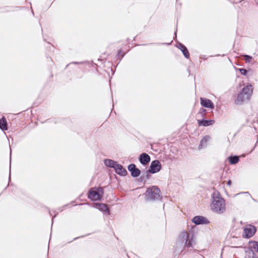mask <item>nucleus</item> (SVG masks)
<instances>
[{
    "mask_svg": "<svg viewBox=\"0 0 258 258\" xmlns=\"http://www.w3.org/2000/svg\"><path fill=\"white\" fill-rule=\"evenodd\" d=\"M197 243V238L194 233L186 230L181 231L178 234L175 244V248L182 251L186 248H193Z\"/></svg>",
    "mask_w": 258,
    "mask_h": 258,
    "instance_id": "1",
    "label": "nucleus"
},
{
    "mask_svg": "<svg viewBox=\"0 0 258 258\" xmlns=\"http://www.w3.org/2000/svg\"><path fill=\"white\" fill-rule=\"evenodd\" d=\"M210 208L211 211L217 214H222L226 211V203L221 194L215 190L211 195Z\"/></svg>",
    "mask_w": 258,
    "mask_h": 258,
    "instance_id": "2",
    "label": "nucleus"
},
{
    "mask_svg": "<svg viewBox=\"0 0 258 258\" xmlns=\"http://www.w3.org/2000/svg\"><path fill=\"white\" fill-rule=\"evenodd\" d=\"M146 196L149 200H156L160 197V190L156 186L149 187L146 192Z\"/></svg>",
    "mask_w": 258,
    "mask_h": 258,
    "instance_id": "3",
    "label": "nucleus"
},
{
    "mask_svg": "<svg viewBox=\"0 0 258 258\" xmlns=\"http://www.w3.org/2000/svg\"><path fill=\"white\" fill-rule=\"evenodd\" d=\"M103 193L102 187L92 188L88 192V198L92 201H99L101 200Z\"/></svg>",
    "mask_w": 258,
    "mask_h": 258,
    "instance_id": "4",
    "label": "nucleus"
},
{
    "mask_svg": "<svg viewBox=\"0 0 258 258\" xmlns=\"http://www.w3.org/2000/svg\"><path fill=\"white\" fill-rule=\"evenodd\" d=\"M256 230L255 226L251 225H247L243 228L242 237L244 238H249L254 235Z\"/></svg>",
    "mask_w": 258,
    "mask_h": 258,
    "instance_id": "5",
    "label": "nucleus"
},
{
    "mask_svg": "<svg viewBox=\"0 0 258 258\" xmlns=\"http://www.w3.org/2000/svg\"><path fill=\"white\" fill-rule=\"evenodd\" d=\"M161 169V165L159 161L154 160L151 162L148 171L150 173L154 174L160 171Z\"/></svg>",
    "mask_w": 258,
    "mask_h": 258,
    "instance_id": "6",
    "label": "nucleus"
},
{
    "mask_svg": "<svg viewBox=\"0 0 258 258\" xmlns=\"http://www.w3.org/2000/svg\"><path fill=\"white\" fill-rule=\"evenodd\" d=\"M192 222L196 225L207 224L209 223V220L202 216H197L192 219Z\"/></svg>",
    "mask_w": 258,
    "mask_h": 258,
    "instance_id": "7",
    "label": "nucleus"
},
{
    "mask_svg": "<svg viewBox=\"0 0 258 258\" xmlns=\"http://www.w3.org/2000/svg\"><path fill=\"white\" fill-rule=\"evenodd\" d=\"M247 96L240 92L237 95V98L235 100V103L236 105H241L244 102L249 99Z\"/></svg>",
    "mask_w": 258,
    "mask_h": 258,
    "instance_id": "8",
    "label": "nucleus"
},
{
    "mask_svg": "<svg viewBox=\"0 0 258 258\" xmlns=\"http://www.w3.org/2000/svg\"><path fill=\"white\" fill-rule=\"evenodd\" d=\"M128 170L131 172V175L134 177H137L139 176L141 173L140 170L136 168L134 164H131L128 166Z\"/></svg>",
    "mask_w": 258,
    "mask_h": 258,
    "instance_id": "9",
    "label": "nucleus"
},
{
    "mask_svg": "<svg viewBox=\"0 0 258 258\" xmlns=\"http://www.w3.org/2000/svg\"><path fill=\"white\" fill-rule=\"evenodd\" d=\"M200 101L201 104L203 106L206 108L214 109V105L210 100L201 97L200 98Z\"/></svg>",
    "mask_w": 258,
    "mask_h": 258,
    "instance_id": "10",
    "label": "nucleus"
},
{
    "mask_svg": "<svg viewBox=\"0 0 258 258\" xmlns=\"http://www.w3.org/2000/svg\"><path fill=\"white\" fill-rule=\"evenodd\" d=\"M241 92L250 98L253 92L252 86L251 85L246 86L242 89Z\"/></svg>",
    "mask_w": 258,
    "mask_h": 258,
    "instance_id": "11",
    "label": "nucleus"
},
{
    "mask_svg": "<svg viewBox=\"0 0 258 258\" xmlns=\"http://www.w3.org/2000/svg\"><path fill=\"white\" fill-rule=\"evenodd\" d=\"M150 157L146 153H142L139 157L140 163L144 165H147L150 161Z\"/></svg>",
    "mask_w": 258,
    "mask_h": 258,
    "instance_id": "12",
    "label": "nucleus"
},
{
    "mask_svg": "<svg viewBox=\"0 0 258 258\" xmlns=\"http://www.w3.org/2000/svg\"><path fill=\"white\" fill-rule=\"evenodd\" d=\"M114 169L117 174L121 176H125L127 174L126 170L120 164L117 163L116 165L114 166Z\"/></svg>",
    "mask_w": 258,
    "mask_h": 258,
    "instance_id": "13",
    "label": "nucleus"
},
{
    "mask_svg": "<svg viewBox=\"0 0 258 258\" xmlns=\"http://www.w3.org/2000/svg\"><path fill=\"white\" fill-rule=\"evenodd\" d=\"M199 125L203 126H208L213 125L214 123V120H198Z\"/></svg>",
    "mask_w": 258,
    "mask_h": 258,
    "instance_id": "14",
    "label": "nucleus"
},
{
    "mask_svg": "<svg viewBox=\"0 0 258 258\" xmlns=\"http://www.w3.org/2000/svg\"><path fill=\"white\" fill-rule=\"evenodd\" d=\"M210 137L208 136H205L201 141L199 146V149L201 150L207 146L208 142L210 140Z\"/></svg>",
    "mask_w": 258,
    "mask_h": 258,
    "instance_id": "15",
    "label": "nucleus"
},
{
    "mask_svg": "<svg viewBox=\"0 0 258 258\" xmlns=\"http://www.w3.org/2000/svg\"><path fill=\"white\" fill-rule=\"evenodd\" d=\"M177 47L182 52L185 58H188L189 57V53L188 51L187 48L184 45L180 43Z\"/></svg>",
    "mask_w": 258,
    "mask_h": 258,
    "instance_id": "16",
    "label": "nucleus"
},
{
    "mask_svg": "<svg viewBox=\"0 0 258 258\" xmlns=\"http://www.w3.org/2000/svg\"><path fill=\"white\" fill-rule=\"evenodd\" d=\"M95 207L101 211L107 212L108 213L109 212L107 206L105 204L96 203L95 204Z\"/></svg>",
    "mask_w": 258,
    "mask_h": 258,
    "instance_id": "17",
    "label": "nucleus"
},
{
    "mask_svg": "<svg viewBox=\"0 0 258 258\" xmlns=\"http://www.w3.org/2000/svg\"><path fill=\"white\" fill-rule=\"evenodd\" d=\"M0 128L3 131L8 130L7 121L4 117L0 119Z\"/></svg>",
    "mask_w": 258,
    "mask_h": 258,
    "instance_id": "18",
    "label": "nucleus"
},
{
    "mask_svg": "<svg viewBox=\"0 0 258 258\" xmlns=\"http://www.w3.org/2000/svg\"><path fill=\"white\" fill-rule=\"evenodd\" d=\"M105 165L109 167H112L114 168V166H115L117 164V162L111 160V159H105L104 160Z\"/></svg>",
    "mask_w": 258,
    "mask_h": 258,
    "instance_id": "19",
    "label": "nucleus"
},
{
    "mask_svg": "<svg viewBox=\"0 0 258 258\" xmlns=\"http://www.w3.org/2000/svg\"><path fill=\"white\" fill-rule=\"evenodd\" d=\"M228 160L231 164H235L238 162L239 158L237 156H231L228 158Z\"/></svg>",
    "mask_w": 258,
    "mask_h": 258,
    "instance_id": "20",
    "label": "nucleus"
},
{
    "mask_svg": "<svg viewBox=\"0 0 258 258\" xmlns=\"http://www.w3.org/2000/svg\"><path fill=\"white\" fill-rule=\"evenodd\" d=\"M249 246L251 250L258 252V242L252 241L249 243Z\"/></svg>",
    "mask_w": 258,
    "mask_h": 258,
    "instance_id": "21",
    "label": "nucleus"
},
{
    "mask_svg": "<svg viewBox=\"0 0 258 258\" xmlns=\"http://www.w3.org/2000/svg\"><path fill=\"white\" fill-rule=\"evenodd\" d=\"M244 57L245 58V60L246 62H250V60L252 59V57L248 55H244Z\"/></svg>",
    "mask_w": 258,
    "mask_h": 258,
    "instance_id": "22",
    "label": "nucleus"
},
{
    "mask_svg": "<svg viewBox=\"0 0 258 258\" xmlns=\"http://www.w3.org/2000/svg\"><path fill=\"white\" fill-rule=\"evenodd\" d=\"M238 70L240 72L241 74L245 76L247 74V70L245 69H238Z\"/></svg>",
    "mask_w": 258,
    "mask_h": 258,
    "instance_id": "23",
    "label": "nucleus"
},
{
    "mask_svg": "<svg viewBox=\"0 0 258 258\" xmlns=\"http://www.w3.org/2000/svg\"><path fill=\"white\" fill-rule=\"evenodd\" d=\"M236 230L237 231L238 235H239L241 233V229H236Z\"/></svg>",
    "mask_w": 258,
    "mask_h": 258,
    "instance_id": "24",
    "label": "nucleus"
},
{
    "mask_svg": "<svg viewBox=\"0 0 258 258\" xmlns=\"http://www.w3.org/2000/svg\"><path fill=\"white\" fill-rule=\"evenodd\" d=\"M72 63L74 64H82L83 62H73Z\"/></svg>",
    "mask_w": 258,
    "mask_h": 258,
    "instance_id": "25",
    "label": "nucleus"
},
{
    "mask_svg": "<svg viewBox=\"0 0 258 258\" xmlns=\"http://www.w3.org/2000/svg\"><path fill=\"white\" fill-rule=\"evenodd\" d=\"M231 184V181L230 180H228L227 182V184L230 186Z\"/></svg>",
    "mask_w": 258,
    "mask_h": 258,
    "instance_id": "26",
    "label": "nucleus"
},
{
    "mask_svg": "<svg viewBox=\"0 0 258 258\" xmlns=\"http://www.w3.org/2000/svg\"><path fill=\"white\" fill-rule=\"evenodd\" d=\"M232 236H233V237H238V235H236V234H235V235H232Z\"/></svg>",
    "mask_w": 258,
    "mask_h": 258,
    "instance_id": "27",
    "label": "nucleus"
},
{
    "mask_svg": "<svg viewBox=\"0 0 258 258\" xmlns=\"http://www.w3.org/2000/svg\"><path fill=\"white\" fill-rule=\"evenodd\" d=\"M202 58H203L204 59H207V58H206L205 57H202Z\"/></svg>",
    "mask_w": 258,
    "mask_h": 258,
    "instance_id": "28",
    "label": "nucleus"
},
{
    "mask_svg": "<svg viewBox=\"0 0 258 258\" xmlns=\"http://www.w3.org/2000/svg\"><path fill=\"white\" fill-rule=\"evenodd\" d=\"M253 149H254V148H253V149L251 150V152L253 151Z\"/></svg>",
    "mask_w": 258,
    "mask_h": 258,
    "instance_id": "29",
    "label": "nucleus"
}]
</instances>
